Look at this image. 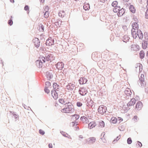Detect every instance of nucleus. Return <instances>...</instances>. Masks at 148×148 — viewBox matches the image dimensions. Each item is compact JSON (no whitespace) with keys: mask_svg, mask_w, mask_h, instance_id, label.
I'll return each mask as SVG.
<instances>
[{"mask_svg":"<svg viewBox=\"0 0 148 148\" xmlns=\"http://www.w3.org/2000/svg\"><path fill=\"white\" fill-rule=\"evenodd\" d=\"M90 106H91L92 107V106L93 104H94V102L93 101L91 100L90 101Z\"/></svg>","mask_w":148,"mask_h":148,"instance_id":"59","label":"nucleus"},{"mask_svg":"<svg viewBox=\"0 0 148 148\" xmlns=\"http://www.w3.org/2000/svg\"><path fill=\"white\" fill-rule=\"evenodd\" d=\"M56 68L58 70H62L64 68V64L62 62H58L56 65Z\"/></svg>","mask_w":148,"mask_h":148,"instance_id":"5","label":"nucleus"},{"mask_svg":"<svg viewBox=\"0 0 148 148\" xmlns=\"http://www.w3.org/2000/svg\"><path fill=\"white\" fill-rule=\"evenodd\" d=\"M49 12H45L44 14V17L46 18H48V17L49 16Z\"/></svg>","mask_w":148,"mask_h":148,"instance_id":"43","label":"nucleus"},{"mask_svg":"<svg viewBox=\"0 0 148 148\" xmlns=\"http://www.w3.org/2000/svg\"><path fill=\"white\" fill-rule=\"evenodd\" d=\"M143 106V104L142 103L141 101H139L136 103L135 108L136 109H137V110H139L141 109Z\"/></svg>","mask_w":148,"mask_h":148,"instance_id":"8","label":"nucleus"},{"mask_svg":"<svg viewBox=\"0 0 148 148\" xmlns=\"http://www.w3.org/2000/svg\"><path fill=\"white\" fill-rule=\"evenodd\" d=\"M24 9L26 11L28 10L29 9V7L28 5H25L24 7Z\"/></svg>","mask_w":148,"mask_h":148,"instance_id":"53","label":"nucleus"},{"mask_svg":"<svg viewBox=\"0 0 148 148\" xmlns=\"http://www.w3.org/2000/svg\"><path fill=\"white\" fill-rule=\"evenodd\" d=\"M53 98L55 99H57L58 98V94L57 92H55L53 95V96H52Z\"/></svg>","mask_w":148,"mask_h":148,"instance_id":"35","label":"nucleus"},{"mask_svg":"<svg viewBox=\"0 0 148 148\" xmlns=\"http://www.w3.org/2000/svg\"><path fill=\"white\" fill-rule=\"evenodd\" d=\"M77 122L76 121H73L71 122L72 124V126L74 127L75 126H76L77 125V123H76Z\"/></svg>","mask_w":148,"mask_h":148,"instance_id":"55","label":"nucleus"},{"mask_svg":"<svg viewBox=\"0 0 148 148\" xmlns=\"http://www.w3.org/2000/svg\"><path fill=\"white\" fill-rule=\"evenodd\" d=\"M145 18H148V8H147L145 13Z\"/></svg>","mask_w":148,"mask_h":148,"instance_id":"49","label":"nucleus"},{"mask_svg":"<svg viewBox=\"0 0 148 148\" xmlns=\"http://www.w3.org/2000/svg\"><path fill=\"white\" fill-rule=\"evenodd\" d=\"M132 29L133 30H135L136 29H138V25L137 22H134L132 24Z\"/></svg>","mask_w":148,"mask_h":148,"instance_id":"14","label":"nucleus"},{"mask_svg":"<svg viewBox=\"0 0 148 148\" xmlns=\"http://www.w3.org/2000/svg\"><path fill=\"white\" fill-rule=\"evenodd\" d=\"M120 135L119 136H117L116 137V138L114 139V140L112 142V143L113 144L115 143V142H117L119 140L120 138Z\"/></svg>","mask_w":148,"mask_h":148,"instance_id":"36","label":"nucleus"},{"mask_svg":"<svg viewBox=\"0 0 148 148\" xmlns=\"http://www.w3.org/2000/svg\"><path fill=\"white\" fill-rule=\"evenodd\" d=\"M138 119H139L138 116L136 115L134 116L133 118V119H134V120L135 121H137Z\"/></svg>","mask_w":148,"mask_h":148,"instance_id":"48","label":"nucleus"},{"mask_svg":"<svg viewBox=\"0 0 148 148\" xmlns=\"http://www.w3.org/2000/svg\"><path fill=\"white\" fill-rule=\"evenodd\" d=\"M33 42L34 43V45L36 47L38 48L40 45V41L39 39L37 38H35L32 40Z\"/></svg>","mask_w":148,"mask_h":148,"instance_id":"6","label":"nucleus"},{"mask_svg":"<svg viewBox=\"0 0 148 148\" xmlns=\"http://www.w3.org/2000/svg\"><path fill=\"white\" fill-rule=\"evenodd\" d=\"M133 19L134 20V21L136 22H137V23H138V20L137 18H134Z\"/></svg>","mask_w":148,"mask_h":148,"instance_id":"63","label":"nucleus"},{"mask_svg":"<svg viewBox=\"0 0 148 148\" xmlns=\"http://www.w3.org/2000/svg\"><path fill=\"white\" fill-rule=\"evenodd\" d=\"M107 110V107L103 105L100 106L98 109V112L100 114L106 113Z\"/></svg>","mask_w":148,"mask_h":148,"instance_id":"2","label":"nucleus"},{"mask_svg":"<svg viewBox=\"0 0 148 148\" xmlns=\"http://www.w3.org/2000/svg\"><path fill=\"white\" fill-rule=\"evenodd\" d=\"M49 9V7L48 6H46L45 7V11L46 12H49L48 11Z\"/></svg>","mask_w":148,"mask_h":148,"instance_id":"54","label":"nucleus"},{"mask_svg":"<svg viewBox=\"0 0 148 148\" xmlns=\"http://www.w3.org/2000/svg\"><path fill=\"white\" fill-rule=\"evenodd\" d=\"M79 81L80 84H84L86 83L87 80L84 78V77H81L79 80Z\"/></svg>","mask_w":148,"mask_h":148,"instance_id":"9","label":"nucleus"},{"mask_svg":"<svg viewBox=\"0 0 148 148\" xmlns=\"http://www.w3.org/2000/svg\"><path fill=\"white\" fill-rule=\"evenodd\" d=\"M65 107L62 109L64 112L66 113H72L74 111L73 106L71 104V103H65Z\"/></svg>","mask_w":148,"mask_h":148,"instance_id":"1","label":"nucleus"},{"mask_svg":"<svg viewBox=\"0 0 148 148\" xmlns=\"http://www.w3.org/2000/svg\"><path fill=\"white\" fill-rule=\"evenodd\" d=\"M138 84H140L141 85V87H143L146 84L145 82L144 81H139L138 83Z\"/></svg>","mask_w":148,"mask_h":148,"instance_id":"34","label":"nucleus"},{"mask_svg":"<svg viewBox=\"0 0 148 148\" xmlns=\"http://www.w3.org/2000/svg\"><path fill=\"white\" fill-rule=\"evenodd\" d=\"M139 71H141L143 70V66L140 63H139Z\"/></svg>","mask_w":148,"mask_h":148,"instance_id":"52","label":"nucleus"},{"mask_svg":"<svg viewBox=\"0 0 148 148\" xmlns=\"http://www.w3.org/2000/svg\"><path fill=\"white\" fill-rule=\"evenodd\" d=\"M121 9L120 7V6H118L117 7H114L113 9V11L114 12L116 13L118 12H119V10Z\"/></svg>","mask_w":148,"mask_h":148,"instance_id":"29","label":"nucleus"},{"mask_svg":"<svg viewBox=\"0 0 148 148\" xmlns=\"http://www.w3.org/2000/svg\"><path fill=\"white\" fill-rule=\"evenodd\" d=\"M145 53L144 51L143 50H141L139 53V57L140 59H143L145 56Z\"/></svg>","mask_w":148,"mask_h":148,"instance_id":"22","label":"nucleus"},{"mask_svg":"<svg viewBox=\"0 0 148 148\" xmlns=\"http://www.w3.org/2000/svg\"><path fill=\"white\" fill-rule=\"evenodd\" d=\"M125 93L126 94V95L129 96H130L132 94V92L131 90L129 88L127 89V90H125Z\"/></svg>","mask_w":148,"mask_h":148,"instance_id":"19","label":"nucleus"},{"mask_svg":"<svg viewBox=\"0 0 148 148\" xmlns=\"http://www.w3.org/2000/svg\"><path fill=\"white\" fill-rule=\"evenodd\" d=\"M44 91L47 94H49L50 92V90L48 88V87L45 86L44 88Z\"/></svg>","mask_w":148,"mask_h":148,"instance_id":"39","label":"nucleus"},{"mask_svg":"<svg viewBox=\"0 0 148 148\" xmlns=\"http://www.w3.org/2000/svg\"><path fill=\"white\" fill-rule=\"evenodd\" d=\"M46 60L47 61H52L54 60L55 57L53 54L50 53H46L45 54Z\"/></svg>","mask_w":148,"mask_h":148,"instance_id":"3","label":"nucleus"},{"mask_svg":"<svg viewBox=\"0 0 148 148\" xmlns=\"http://www.w3.org/2000/svg\"><path fill=\"white\" fill-rule=\"evenodd\" d=\"M12 114L14 116V118L15 119V121H16L18 119L19 116L18 114H16L15 112H13Z\"/></svg>","mask_w":148,"mask_h":148,"instance_id":"27","label":"nucleus"},{"mask_svg":"<svg viewBox=\"0 0 148 148\" xmlns=\"http://www.w3.org/2000/svg\"><path fill=\"white\" fill-rule=\"evenodd\" d=\"M40 57H41V58L43 62H45L46 60L45 56V57H44L43 56H40Z\"/></svg>","mask_w":148,"mask_h":148,"instance_id":"51","label":"nucleus"},{"mask_svg":"<svg viewBox=\"0 0 148 148\" xmlns=\"http://www.w3.org/2000/svg\"><path fill=\"white\" fill-rule=\"evenodd\" d=\"M12 18L13 17L12 16H11L10 18L8 20V24L10 26H11L12 25L13 23L12 19Z\"/></svg>","mask_w":148,"mask_h":148,"instance_id":"30","label":"nucleus"},{"mask_svg":"<svg viewBox=\"0 0 148 148\" xmlns=\"http://www.w3.org/2000/svg\"><path fill=\"white\" fill-rule=\"evenodd\" d=\"M118 121H119V122H118V123H120L121 121H123V119L122 118H121V117H118Z\"/></svg>","mask_w":148,"mask_h":148,"instance_id":"61","label":"nucleus"},{"mask_svg":"<svg viewBox=\"0 0 148 148\" xmlns=\"http://www.w3.org/2000/svg\"><path fill=\"white\" fill-rule=\"evenodd\" d=\"M127 143L128 144H130L132 142L131 138L130 137L128 138L127 140Z\"/></svg>","mask_w":148,"mask_h":148,"instance_id":"42","label":"nucleus"},{"mask_svg":"<svg viewBox=\"0 0 148 148\" xmlns=\"http://www.w3.org/2000/svg\"><path fill=\"white\" fill-rule=\"evenodd\" d=\"M144 36L145 39L148 38V34L146 32L144 33Z\"/></svg>","mask_w":148,"mask_h":148,"instance_id":"58","label":"nucleus"},{"mask_svg":"<svg viewBox=\"0 0 148 148\" xmlns=\"http://www.w3.org/2000/svg\"><path fill=\"white\" fill-rule=\"evenodd\" d=\"M136 100L135 99L132 98L131 101H129L127 104V106H132L133 105L136 103Z\"/></svg>","mask_w":148,"mask_h":148,"instance_id":"11","label":"nucleus"},{"mask_svg":"<svg viewBox=\"0 0 148 148\" xmlns=\"http://www.w3.org/2000/svg\"><path fill=\"white\" fill-rule=\"evenodd\" d=\"M65 14V13L64 10L61 11L58 13L59 16L61 17H64Z\"/></svg>","mask_w":148,"mask_h":148,"instance_id":"28","label":"nucleus"},{"mask_svg":"<svg viewBox=\"0 0 148 148\" xmlns=\"http://www.w3.org/2000/svg\"><path fill=\"white\" fill-rule=\"evenodd\" d=\"M71 84V83H69L66 86V88H67V89L69 90H71L70 86V84Z\"/></svg>","mask_w":148,"mask_h":148,"instance_id":"57","label":"nucleus"},{"mask_svg":"<svg viewBox=\"0 0 148 148\" xmlns=\"http://www.w3.org/2000/svg\"><path fill=\"white\" fill-rule=\"evenodd\" d=\"M96 125V124L95 122L94 121L91 122L88 124V127L90 129L95 127Z\"/></svg>","mask_w":148,"mask_h":148,"instance_id":"13","label":"nucleus"},{"mask_svg":"<svg viewBox=\"0 0 148 148\" xmlns=\"http://www.w3.org/2000/svg\"><path fill=\"white\" fill-rule=\"evenodd\" d=\"M123 28L125 31H126L127 29V26L126 25H124L123 26Z\"/></svg>","mask_w":148,"mask_h":148,"instance_id":"62","label":"nucleus"},{"mask_svg":"<svg viewBox=\"0 0 148 148\" xmlns=\"http://www.w3.org/2000/svg\"><path fill=\"white\" fill-rule=\"evenodd\" d=\"M79 94L82 96L85 95L88 92L87 90L84 87H82L79 89Z\"/></svg>","mask_w":148,"mask_h":148,"instance_id":"4","label":"nucleus"},{"mask_svg":"<svg viewBox=\"0 0 148 148\" xmlns=\"http://www.w3.org/2000/svg\"><path fill=\"white\" fill-rule=\"evenodd\" d=\"M130 38L127 35H124L123 37V41L124 42H126L127 41H129Z\"/></svg>","mask_w":148,"mask_h":148,"instance_id":"26","label":"nucleus"},{"mask_svg":"<svg viewBox=\"0 0 148 148\" xmlns=\"http://www.w3.org/2000/svg\"><path fill=\"white\" fill-rule=\"evenodd\" d=\"M144 43H142V48L143 49H146L147 47V41H146V40H143Z\"/></svg>","mask_w":148,"mask_h":148,"instance_id":"23","label":"nucleus"},{"mask_svg":"<svg viewBox=\"0 0 148 148\" xmlns=\"http://www.w3.org/2000/svg\"><path fill=\"white\" fill-rule=\"evenodd\" d=\"M46 76L47 78H49V80H50V79L52 78L53 75L52 73L47 71L46 73Z\"/></svg>","mask_w":148,"mask_h":148,"instance_id":"21","label":"nucleus"},{"mask_svg":"<svg viewBox=\"0 0 148 148\" xmlns=\"http://www.w3.org/2000/svg\"><path fill=\"white\" fill-rule=\"evenodd\" d=\"M83 8L85 10H88L90 8V4L89 3H87L85 2L83 5Z\"/></svg>","mask_w":148,"mask_h":148,"instance_id":"18","label":"nucleus"},{"mask_svg":"<svg viewBox=\"0 0 148 148\" xmlns=\"http://www.w3.org/2000/svg\"><path fill=\"white\" fill-rule=\"evenodd\" d=\"M80 120L83 121V123H89L88 119L85 116H82L80 118Z\"/></svg>","mask_w":148,"mask_h":148,"instance_id":"16","label":"nucleus"},{"mask_svg":"<svg viewBox=\"0 0 148 148\" xmlns=\"http://www.w3.org/2000/svg\"><path fill=\"white\" fill-rule=\"evenodd\" d=\"M36 62L37 67L39 68L42 67V62L41 60H37Z\"/></svg>","mask_w":148,"mask_h":148,"instance_id":"17","label":"nucleus"},{"mask_svg":"<svg viewBox=\"0 0 148 148\" xmlns=\"http://www.w3.org/2000/svg\"><path fill=\"white\" fill-rule=\"evenodd\" d=\"M136 145H137L139 147H141L142 146V144L139 141H137V143L136 144Z\"/></svg>","mask_w":148,"mask_h":148,"instance_id":"46","label":"nucleus"},{"mask_svg":"<svg viewBox=\"0 0 148 148\" xmlns=\"http://www.w3.org/2000/svg\"><path fill=\"white\" fill-rule=\"evenodd\" d=\"M118 3V2L116 1H114L112 3V6L114 7H117V6H117Z\"/></svg>","mask_w":148,"mask_h":148,"instance_id":"33","label":"nucleus"},{"mask_svg":"<svg viewBox=\"0 0 148 148\" xmlns=\"http://www.w3.org/2000/svg\"><path fill=\"white\" fill-rule=\"evenodd\" d=\"M106 62V61H103L102 63L101 64V62L100 61H99L98 62V63L97 64L98 66L99 67H101V66L102 68V66H103V65L104 63V62Z\"/></svg>","mask_w":148,"mask_h":148,"instance_id":"37","label":"nucleus"},{"mask_svg":"<svg viewBox=\"0 0 148 148\" xmlns=\"http://www.w3.org/2000/svg\"><path fill=\"white\" fill-rule=\"evenodd\" d=\"M117 121V118L114 117H112L110 121V122L114 124L116 123Z\"/></svg>","mask_w":148,"mask_h":148,"instance_id":"24","label":"nucleus"},{"mask_svg":"<svg viewBox=\"0 0 148 148\" xmlns=\"http://www.w3.org/2000/svg\"><path fill=\"white\" fill-rule=\"evenodd\" d=\"M71 84V85H70V89H71V90H73V89H74V88L75 86V85L74 84Z\"/></svg>","mask_w":148,"mask_h":148,"instance_id":"56","label":"nucleus"},{"mask_svg":"<svg viewBox=\"0 0 148 148\" xmlns=\"http://www.w3.org/2000/svg\"><path fill=\"white\" fill-rule=\"evenodd\" d=\"M39 29L40 31L43 32L44 30V26L42 24H40L39 25Z\"/></svg>","mask_w":148,"mask_h":148,"instance_id":"32","label":"nucleus"},{"mask_svg":"<svg viewBox=\"0 0 148 148\" xmlns=\"http://www.w3.org/2000/svg\"><path fill=\"white\" fill-rule=\"evenodd\" d=\"M76 105L77 106L80 107L82 106V104L80 102H77L76 103Z\"/></svg>","mask_w":148,"mask_h":148,"instance_id":"45","label":"nucleus"},{"mask_svg":"<svg viewBox=\"0 0 148 148\" xmlns=\"http://www.w3.org/2000/svg\"><path fill=\"white\" fill-rule=\"evenodd\" d=\"M45 85L46 86H47V87H49L51 86V84L50 82H47L45 83Z\"/></svg>","mask_w":148,"mask_h":148,"instance_id":"47","label":"nucleus"},{"mask_svg":"<svg viewBox=\"0 0 148 148\" xmlns=\"http://www.w3.org/2000/svg\"><path fill=\"white\" fill-rule=\"evenodd\" d=\"M137 35L140 39H142L143 38V34L141 30L138 29L137 31Z\"/></svg>","mask_w":148,"mask_h":148,"instance_id":"10","label":"nucleus"},{"mask_svg":"<svg viewBox=\"0 0 148 148\" xmlns=\"http://www.w3.org/2000/svg\"><path fill=\"white\" fill-rule=\"evenodd\" d=\"M61 133L63 135V136L66 137H67V136H66V134H65V132H64L63 131H61Z\"/></svg>","mask_w":148,"mask_h":148,"instance_id":"60","label":"nucleus"},{"mask_svg":"<svg viewBox=\"0 0 148 148\" xmlns=\"http://www.w3.org/2000/svg\"><path fill=\"white\" fill-rule=\"evenodd\" d=\"M131 34L132 36L134 39H136L137 38V32L136 33L135 30L132 29Z\"/></svg>","mask_w":148,"mask_h":148,"instance_id":"20","label":"nucleus"},{"mask_svg":"<svg viewBox=\"0 0 148 148\" xmlns=\"http://www.w3.org/2000/svg\"><path fill=\"white\" fill-rule=\"evenodd\" d=\"M39 133L42 135H44L45 134V131L41 129L39 130Z\"/></svg>","mask_w":148,"mask_h":148,"instance_id":"44","label":"nucleus"},{"mask_svg":"<svg viewBox=\"0 0 148 148\" xmlns=\"http://www.w3.org/2000/svg\"><path fill=\"white\" fill-rule=\"evenodd\" d=\"M59 101L60 103L62 104L65 103L64 100L62 99H59Z\"/></svg>","mask_w":148,"mask_h":148,"instance_id":"50","label":"nucleus"},{"mask_svg":"<svg viewBox=\"0 0 148 148\" xmlns=\"http://www.w3.org/2000/svg\"><path fill=\"white\" fill-rule=\"evenodd\" d=\"M54 40H53L49 38L46 40V44L47 45L51 46L54 44Z\"/></svg>","mask_w":148,"mask_h":148,"instance_id":"7","label":"nucleus"},{"mask_svg":"<svg viewBox=\"0 0 148 148\" xmlns=\"http://www.w3.org/2000/svg\"><path fill=\"white\" fill-rule=\"evenodd\" d=\"M89 140L88 141V144H93L96 141V138L94 137L90 138Z\"/></svg>","mask_w":148,"mask_h":148,"instance_id":"15","label":"nucleus"},{"mask_svg":"<svg viewBox=\"0 0 148 148\" xmlns=\"http://www.w3.org/2000/svg\"><path fill=\"white\" fill-rule=\"evenodd\" d=\"M125 9L122 8L120 9L119 12L117 13V15L119 16H123L125 12Z\"/></svg>","mask_w":148,"mask_h":148,"instance_id":"12","label":"nucleus"},{"mask_svg":"<svg viewBox=\"0 0 148 148\" xmlns=\"http://www.w3.org/2000/svg\"><path fill=\"white\" fill-rule=\"evenodd\" d=\"M71 116L73 117V118L74 119H75V121L78 119L79 117V115L77 114H75L72 115Z\"/></svg>","mask_w":148,"mask_h":148,"instance_id":"31","label":"nucleus"},{"mask_svg":"<svg viewBox=\"0 0 148 148\" xmlns=\"http://www.w3.org/2000/svg\"><path fill=\"white\" fill-rule=\"evenodd\" d=\"M99 125L101 127H103L105 126V123L103 121H101V122H99Z\"/></svg>","mask_w":148,"mask_h":148,"instance_id":"41","label":"nucleus"},{"mask_svg":"<svg viewBox=\"0 0 148 148\" xmlns=\"http://www.w3.org/2000/svg\"><path fill=\"white\" fill-rule=\"evenodd\" d=\"M48 147L49 148H52L53 146L51 143H49L48 145Z\"/></svg>","mask_w":148,"mask_h":148,"instance_id":"64","label":"nucleus"},{"mask_svg":"<svg viewBox=\"0 0 148 148\" xmlns=\"http://www.w3.org/2000/svg\"><path fill=\"white\" fill-rule=\"evenodd\" d=\"M53 88L54 89H56V87H59V85L57 84L56 83L54 82L53 84Z\"/></svg>","mask_w":148,"mask_h":148,"instance_id":"40","label":"nucleus"},{"mask_svg":"<svg viewBox=\"0 0 148 148\" xmlns=\"http://www.w3.org/2000/svg\"><path fill=\"white\" fill-rule=\"evenodd\" d=\"M129 9L131 12L132 13H134L135 12V9L134 7L132 5H130L129 7Z\"/></svg>","mask_w":148,"mask_h":148,"instance_id":"25","label":"nucleus"},{"mask_svg":"<svg viewBox=\"0 0 148 148\" xmlns=\"http://www.w3.org/2000/svg\"><path fill=\"white\" fill-rule=\"evenodd\" d=\"M144 81V75L143 74H141L140 77L139 78V81Z\"/></svg>","mask_w":148,"mask_h":148,"instance_id":"38","label":"nucleus"}]
</instances>
